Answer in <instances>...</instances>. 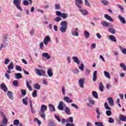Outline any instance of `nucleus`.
<instances>
[{
    "mask_svg": "<svg viewBox=\"0 0 126 126\" xmlns=\"http://www.w3.org/2000/svg\"><path fill=\"white\" fill-rule=\"evenodd\" d=\"M61 26L60 30L62 33H65L66 32V29H67V22L65 21H63L61 23Z\"/></svg>",
    "mask_w": 126,
    "mask_h": 126,
    "instance_id": "obj_1",
    "label": "nucleus"
},
{
    "mask_svg": "<svg viewBox=\"0 0 126 126\" xmlns=\"http://www.w3.org/2000/svg\"><path fill=\"white\" fill-rule=\"evenodd\" d=\"M14 5H15L16 7L17 8V9H19L20 11L22 12L23 11V9L21 8V6H20V3H21V0H13V1Z\"/></svg>",
    "mask_w": 126,
    "mask_h": 126,
    "instance_id": "obj_2",
    "label": "nucleus"
},
{
    "mask_svg": "<svg viewBox=\"0 0 126 126\" xmlns=\"http://www.w3.org/2000/svg\"><path fill=\"white\" fill-rule=\"evenodd\" d=\"M104 108L105 109H106V110H109L106 111V114L107 116H108V117H110V116H112V111H111V110H112V108H111V107L108 106L107 102L104 103Z\"/></svg>",
    "mask_w": 126,
    "mask_h": 126,
    "instance_id": "obj_3",
    "label": "nucleus"
},
{
    "mask_svg": "<svg viewBox=\"0 0 126 126\" xmlns=\"http://www.w3.org/2000/svg\"><path fill=\"white\" fill-rule=\"evenodd\" d=\"M35 72L39 76H45L46 75V71L44 69H35Z\"/></svg>",
    "mask_w": 126,
    "mask_h": 126,
    "instance_id": "obj_4",
    "label": "nucleus"
},
{
    "mask_svg": "<svg viewBox=\"0 0 126 126\" xmlns=\"http://www.w3.org/2000/svg\"><path fill=\"white\" fill-rule=\"evenodd\" d=\"M75 3L76 6L78 7L79 9L82 7V5L83 4V2L81 0H75Z\"/></svg>",
    "mask_w": 126,
    "mask_h": 126,
    "instance_id": "obj_5",
    "label": "nucleus"
},
{
    "mask_svg": "<svg viewBox=\"0 0 126 126\" xmlns=\"http://www.w3.org/2000/svg\"><path fill=\"white\" fill-rule=\"evenodd\" d=\"M14 68V65L13 64V62H11L9 65L8 66V70H7V73L10 74L11 73V69H13Z\"/></svg>",
    "mask_w": 126,
    "mask_h": 126,
    "instance_id": "obj_6",
    "label": "nucleus"
},
{
    "mask_svg": "<svg viewBox=\"0 0 126 126\" xmlns=\"http://www.w3.org/2000/svg\"><path fill=\"white\" fill-rule=\"evenodd\" d=\"M101 24L102 25V27H114V25L112 24H109V23L106 21L101 22Z\"/></svg>",
    "mask_w": 126,
    "mask_h": 126,
    "instance_id": "obj_7",
    "label": "nucleus"
},
{
    "mask_svg": "<svg viewBox=\"0 0 126 126\" xmlns=\"http://www.w3.org/2000/svg\"><path fill=\"white\" fill-rule=\"evenodd\" d=\"M85 81V78H82L79 80V84L81 88H84V82Z\"/></svg>",
    "mask_w": 126,
    "mask_h": 126,
    "instance_id": "obj_8",
    "label": "nucleus"
},
{
    "mask_svg": "<svg viewBox=\"0 0 126 126\" xmlns=\"http://www.w3.org/2000/svg\"><path fill=\"white\" fill-rule=\"evenodd\" d=\"M78 31V28H76L73 30V31L72 32L71 34L72 35V36H76V37H78V36L79 35Z\"/></svg>",
    "mask_w": 126,
    "mask_h": 126,
    "instance_id": "obj_9",
    "label": "nucleus"
},
{
    "mask_svg": "<svg viewBox=\"0 0 126 126\" xmlns=\"http://www.w3.org/2000/svg\"><path fill=\"white\" fill-rule=\"evenodd\" d=\"M89 102L87 103V106L88 107H92L91 105H95V101L94 99H92V98H89Z\"/></svg>",
    "mask_w": 126,
    "mask_h": 126,
    "instance_id": "obj_10",
    "label": "nucleus"
},
{
    "mask_svg": "<svg viewBox=\"0 0 126 126\" xmlns=\"http://www.w3.org/2000/svg\"><path fill=\"white\" fill-rule=\"evenodd\" d=\"M118 19H119L120 22H121L122 24H126V21L125 17H123L122 15H118Z\"/></svg>",
    "mask_w": 126,
    "mask_h": 126,
    "instance_id": "obj_11",
    "label": "nucleus"
},
{
    "mask_svg": "<svg viewBox=\"0 0 126 126\" xmlns=\"http://www.w3.org/2000/svg\"><path fill=\"white\" fill-rule=\"evenodd\" d=\"M79 11L81 14H82V15H88V11L86 10V9L80 8Z\"/></svg>",
    "mask_w": 126,
    "mask_h": 126,
    "instance_id": "obj_12",
    "label": "nucleus"
},
{
    "mask_svg": "<svg viewBox=\"0 0 126 126\" xmlns=\"http://www.w3.org/2000/svg\"><path fill=\"white\" fill-rule=\"evenodd\" d=\"M0 87L2 90H3L4 92H7V87H6V85L4 83L1 84Z\"/></svg>",
    "mask_w": 126,
    "mask_h": 126,
    "instance_id": "obj_13",
    "label": "nucleus"
},
{
    "mask_svg": "<svg viewBox=\"0 0 126 126\" xmlns=\"http://www.w3.org/2000/svg\"><path fill=\"white\" fill-rule=\"evenodd\" d=\"M107 100L110 107H113V106H114L115 104L114 103V99H113L112 97H108Z\"/></svg>",
    "mask_w": 126,
    "mask_h": 126,
    "instance_id": "obj_14",
    "label": "nucleus"
},
{
    "mask_svg": "<svg viewBox=\"0 0 126 126\" xmlns=\"http://www.w3.org/2000/svg\"><path fill=\"white\" fill-rule=\"evenodd\" d=\"M50 41H51L50 36L49 35L46 36L43 40L44 45H48V43Z\"/></svg>",
    "mask_w": 126,
    "mask_h": 126,
    "instance_id": "obj_15",
    "label": "nucleus"
},
{
    "mask_svg": "<svg viewBox=\"0 0 126 126\" xmlns=\"http://www.w3.org/2000/svg\"><path fill=\"white\" fill-rule=\"evenodd\" d=\"M104 17L106 19H107V20H108V21H110V22H114V19L113 18H112V17L110 16V15L105 14L104 15Z\"/></svg>",
    "mask_w": 126,
    "mask_h": 126,
    "instance_id": "obj_16",
    "label": "nucleus"
},
{
    "mask_svg": "<svg viewBox=\"0 0 126 126\" xmlns=\"http://www.w3.org/2000/svg\"><path fill=\"white\" fill-rule=\"evenodd\" d=\"M29 83H32V81L29 80V82L28 81H26V85L27 87L28 88V89L30 90V91H32L33 90V89H32V87H31V86Z\"/></svg>",
    "mask_w": 126,
    "mask_h": 126,
    "instance_id": "obj_17",
    "label": "nucleus"
},
{
    "mask_svg": "<svg viewBox=\"0 0 126 126\" xmlns=\"http://www.w3.org/2000/svg\"><path fill=\"white\" fill-rule=\"evenodd\" d=\"M63 100L65 101L66 103H72L73 102L72 99H70L68 96H64Z\"/></svg>",
    "mask_w": 126,
    "mask_h": 126,
    "instance_id": "obj_18",
    "label": "nucleus"
},
{
    "mask_svg": "<svg viewBox=\"0 0 126 126\" xmlns=\"http://www.w3.org/2000/svg\"><path fill=\"white\" fill-rule=\"evenodd\" d=\"M63 102L62 101H61L60 102L58 108L60 111H63Z\"/></svg>",
    "mask_w": 126,
    "mask_h": 126,
    "instance_id": "obj_19",
    "label": "nucleus"
},
{
    "mask_svg": "<svg viewBox=\"0 0 126 126\" xmlns=\"http://www.w3.org/2000/svg\"><path fill=\"white\" fill-rule=\"evenodd\" d=\"M7 95L8 96L9 99H10L11 100H13V94L11 92H8L7 93Z\"/></svg>",
    "mask_w": 126,
    "mask_h": 126,
    "instance_id": "obj_20",
    "label": "nucleus"
},
{
    "mask_svg": "<svg viewBox=\"0 0 126 126\" xmlns=\"http://www.w3.org/2000/svg\"><path fill=\"white\" fill-rule=\"evenodd\" d=\"M39 116L41 118V119H43V120H46V114H45V112L39 111Z\"/></svg>",
    "mask_w": 126,
    "mask_h": 126,
    "instance_id": "obj_21",
    "label": "nucleus"
},
{
    "mask_svg": "<svg viewBox=\"0 0 126 126\" xmlns=\"http://www.w3.org/2000/svg\"><path fill=\"white\" fill-rule=\"evenodd\" d=\"M47 109H48V107L47 105L45 104H42L40 108V111L41 112H45V111H47Z\"/></svg>",
    "mask_w": 126,
    "mask_h": 126,
    "instance_id": "obj_22",
    "label": "nucleus"
},
{
    "mask_svg": "<svg viewBox=\"0 0 126 126\" xmlns=\"http://www.w3.org/2000/svg\"><path fill=\"white\" fill-rule=\"evenodd\" d=\"M109 38L112 42H117V38H116V36H114L113 35H110L109 36Z\"/></svg>",
    "mask_w": 126,
    "mask_h": 126,
    "instance_id": "obj_23",
    "label": "nucleus"
},
{
    "mask_svg": "<svg viewBox=\"0 0 126 126\" xmlns=\"http://www.w3.org/2000/svg\"><path fill=\"white\" fill-rule=\"evenodd\" d=\"M48 107L49 108V110H50L51 112H56V109L55 108V106L52 104H49Z\"/></svg>",
    "mask_w": 126,
    "mask_h": 126,
    "instance_id": "obj_24",
    "label": "nucleus"
},
{
    "mask_svg": "<svg viewBox=\"0 0 126 126\" xmlns=\"http://www.w3.org/2000/svg\"><path fill=\"white\" fill-rule=\"evenodd\" d=\"M72 59L74 61V63H76L77 64H80V61H79V60H78V58L77 57H73Z\"/></svg>",
    "mask_w": 126,
    "mask_h": 126,
    "instance_id": "obj_25",
    "label": "nucleus"
},
{
    "mask_svg": "<svg viewBox=\"0 0 126 126\" xmlns=\"http://www.w3.org/2000/svg\"><path fill=\"white\" fill-rule=\"evenodd\" d=\"M84 35L86 39H88V38H90V33L87 31H84Z\"/></svg>",
    "mask_w": 126,
    "mask_h": 126,
    "instance_id": "obj_26",
    "label": "nucleus"
},
{
    "mask_svg": "<svg viewBox=\"0 0 126 126\" xmlns=\"http://www.w3.org/2000/svg\"><path fill=\"white\" fill-rule=\"evenodd\" d=\"M119 120H120L121 122H126V116L121 115L119 116Z\"/></svg>",
    "mask_w": 126,
    "mask_h": 126,
    "instance_id": "obj_27",
    "label": "nucleus"
},
{
    "mask_svg": "<svg viewBox=\"0 0 126 126\" xmlns=\"http://www.w3.org/2000/svg\"><path fill=\"white\" fill-rule=\"evenodd\" d=\"M15 77L16 79H20V78H22V75L20 73H17L15 74Z\"/></svg>",
    "mask_w": 126,
    "mask_h": 126,
    "instance_id": "obj_28",
    "label": "nucleus"
},
{
    "mask_svg": "<svg viewBox=\"0 0 126 126\" xmlns=\"http://www.w3.org/2000/svg\"><path fill=\"white\" fill-rule=\"evenodd\" d=\"M47 74H48L49 77H52V76H53V70L51 68L48 69L47 70Z\"/></svg>",
    "mask_w": 126,
    "mask_h": 126,
    "instance_id": "obj_29",
    "label": "nucleus"
},
{
    "mask_svg": "<svg viewBox=\"0 0 126 126\" xmlns=\"http://www.w3.org/2000/svg\"><path fill=\"white\" fill-rule=\"evenodd\" d=\"M42 57L43 58H46L47 60H50V59H51V57H50V56L49 55V54L47 53H43L42 54Z\"/></svg>",
    "mask_w": 126,
    "mask_h": 126,
    "instance_id": "obj_30",
    "label": "nucleus"
},
{
    "mask_svg": "<svg viewBox=\"0 0 126 126\" xmlns=\"http://www.w3.org/2000/svg\"><path fill=\"white\" fill-rule=\"evenodd\" d=\"M93 80L94 82L97 80V71H94V72Z\"/></svg>",
    "mask_w": 126,
    "mask_h": 126,
    "instance_id": "obj_31",
    "label": "nucleus"
},
{
    "mask_svg": "<svg viewBox=\"0 0 126 126\" xmlns=\"http://www.w3.org/2000/svg\"><path fill=\"white\" fill-rule=\"evenodd\" d=\"M66 123H70L71 124H72L73 123V117H70L68 119L66 120Z\"/></svg>",
    "mask_w": 126,
    "mask_h": 126,
    "instance_id": "obj_32",
    "label": "nucleus"
},
{
    "mask_svg": "<svg viewBox=\"0 0 126 126\" xmlns=\"http://www.w3.org/2000/svg\"><path fill=\"white\" fill-rule=\"evenodd\" d=\"M96 112L97 114V116H96V119H100V116H101V112H100V110H99V108H96Z\"/></svg>",
    "mask_w": 126,
    "mask_h": 126,
    "instance_id": "obj_33",
    "label": "nucleus"
},
{
    "mask_svg": "<svg viewBox=\"0 0 126 126\" xmlns=\"http://www.w3.org/2000/svg\"><path fill=\"white\" fill-rule=\"evenodd\" d=\"M64 111L66 114H67V115H70V109L68 107H66L65 108Z\"/></svg>",
    "mask_w": 126,
    "mask_h": 126,
    "instance_id": "obj_34",
    "label": "nucleus"
},
{
    "mask_svg": "<svg viewBox=\"0 0 126 126\" xmlns=\"http://www.w3.org/2000/svg\"><path fill=\"white\" fill-rule=\"evenodd\" d=\"M104 75L105 77H107V78H108V79H110L111 78V76L110 75V73L104 71Z\"/></svg>",
    "mask_w": 126,
    "mask_h": 126,
    "instance_id": "obj_35",
    "label": "nucleus"
},
{
    "mask_svg": "<svg viewBox=\"0 0 126 126\" xmlns=\"http://www.w3.org/2000/svg\"><path fill=\"white\" fill-rule=\"evenodd\" d=\"M29 98H28V97H26L24 98H23V103L24 104V105H26V106H27L28 103H27V100L29 99Z\"/></svg>",
    "mask_w": 126,
    "mask_h": 126,
    "instance_id": "obj_36",
    "label": "nucleus"
},
{
    "mask_svg": "<svg viewBox=\"0 0 126 126\" xmlns=\"http://www.w3.org/2000/svg\"><path fill=\"white\" fill-rule=\"evenodd\" d=\"M34 88L35 89H36L37 90H40L41 89V86H40V85L39 84H35L33 85Z\"/></svg>",
    "mask_w": 126,
    "mask_h": 126,
    "instance_id": "obj_37",
    "label": "nucleus"
},
{
    "mask_svg": "<svg viewBox=\"0 0 126 126\" xmlns=\"http://www.w3.org/2000/svg\"><path fill=\"white\" fill-rule=\"evenodd\" d=\"M99 90L101 92H103L104 91V85H103V83L100 82L99 84Z\"/></svg>",
    "mask_w": 126,
    "mask_h": 126,
    "instance_id": "obj_38",
    "label": "nucleus"
},
{
    "mask_svg": "<svg viewBox=\"0 0 126 126\" xmlns=\"http://www.w3.org/2000/svg\"><path fill=\"white\" fill-rule=\"evenodd\" d=\"M19 82L18 80H14L13 81L12 84L13 86H15V87H17L18 86Z\"/></svg>",
    "mask_w": 126,
    "mask_h": 126,
    "instance_id": "obj_39",
    "label": "nucleus"
},
{
    "mask_svg": "<svg viewBox=\"0 0 126 126\" xmlns=\"http://www.w3.org/2000/svg\"><path fill=\"white\" fill-rule=\"evenodd\" d=\"M92 95L95 98V99H98V94L97 93V92L93 91L92 92Z\"/></svg>",
    "mask_w": 126,
    "mask_h": 126,
    "instance_id": "obj_40",
    "label": "nucleus"
},
{
    "mask_svg": "<svg viewBox=\"0 0 126 126\" xmlns=\"http://www.w3.org/2000/svg\"><path fill=\"white\" fill-rule=\"evenodd\" d=\"M48 126H56V125L55 124V121H50L48 123Z\"/></svg>",
    "mask_w": 126,
    "mask_h": 126,
    "instance_id": "obj_41",
    "label": "nucleus"
},
{
    "mask_svg": "<svg viewBox=\"0 0 126 126\" xmlns=\"http://www.w3.org/2000/svg\"><path fill=\"white\" fill-rule=\"evenodd\" d=\"M108 31H109V32L111 33V34H116V30H115L113 28L108 29Z\"/></svg>",
    "mask_w": 126,
    "mask_h": 126,
    "instance_id": "obj_42",
    "label": "nucleus"
},
{
    "mask_svg": "<svg viewBox=\"0 0 126 126\" xmlns=\"http://www.w3.org/2000/svg\"><path fill=\"white\" fill-rule=\"evenodd\" d=\"M61 17H62V18L63 19L67 18V17H68V14H67V13H63L62 15H61Z\"/></svg>",
    "mask_w": 126,
    "mask_h": 126,
    "instance_id": "obj_43",
    "label": "nucleus"
},
{
    "mask_svg": "<svg viewBox=\"0 0 126 126\" xmlns=\"http://www.w3.org/2000/svg\"><path fill=\"white\" fill-rule=\"evenodd\" d=\"M54 21H55V22H60V21H62V18L60 17H57L54 18Z\"/></svg>",
    "mask_w": 126,
    "mask_h": 126,
    "instance_id": "obj_44",
    "label": "nucleus"
},
{
    "mask_svg": "<svg viewBox=\"0 0 126 126\" xmlns=\"http://www.w3.org/2000/svg\"><path fill=\"white\" fill-rule=\"evenodd\" d=\"M20 123H19V120L15 119L13 121L14 126H18Z\"/></svg>",
    "mask_w": 126,
    "mask_h": 126,
    "instance_id": "obj_45",
    "label": "nucleus"
},
{
    "mask_svg": "<svg viewBox=\"0 0 126 126\" xmlns=\"http://www.w3.org/2000/svg\"><path fill=\"white\" fill-rule=\"evenodd\" d=\"M120 67H122L124 70L126 71V65L124 63H120Z\"/></svg>",
    "mask_w": 126,
    "mask_h": 126,
    "instance_id": "obj_46",
    "label": "nucleus"
},
{
    "mask_svg": "<svg viewBox=\"0 0 126 126\" xmlns=\"http://www.w3.org/2000/svg\"><path fill=\"white\" fill-rule=\"evenodd\" d=\"M85 4L86 6H87L88 7H91V5H90L89 1H88V0H85Z\"/></svg>",
    "mask_w": 126,
    "mask_h": 126,
    "instance_id": "obj_47",
    "label": "nucleus"
},
{
    "mask_svg": "<svg viewBox=\"0 0 126 126\" xmlns=\"http://www.w3.org/2000/svg\"><path fill=\"white\" fill-rule=\"evenodd\" d=\"M34 122H36L38 126H41L42 122L38 118L34 119Z\"/></svg>",
    "mask_w": 126,
    "mask_h": 126,
    "instance_id": "obj_48",
    "label": "nucleus"
},
{
    "mask_svg": "<svg viewBox=\"0 0 126 126\" xmlns=\"http://www.w3.org/2000/svg\"><path fill=\"white\" fill-rule=\"evenodd\" d=\"M102 3H103V5H109V1L106 0H103L101 1Z\"/></svg>",
    "mask_w": 126,
    "mask_h": 126,
    "instance_id": "obj_49",
    "label": "nucleus"
},
{
    "mask_svg": "<svg viewBox=\"0 0 126 126\" xmlns=\"http://www.w3.org/2000/svg\"><path fill=\"white\" fill-rule=\"evenodd\" d=\"M33 98H36L37 97V90H35L32 94Z\"/></svg>",
    "mask_w": 126,
    "mask_h": 126,
    "instance_id": "obj_50",
    "label": "nucleus"
},
{
    "mask_svg": "<svg viewBox=\"0 0 126 126\" xmlns=\"http://www.w3.org/2000/svg\"><path fill=\"white\" fill-rule=\"evenodd\" d=\"M108 123H109V124H114V123H115V120H114L113 118L110 117Z\"/></svg>",
    "mask_w": 126,
    "mask_h": 126,
    "instance_id": "obj_51",
    "label": "nucleus"
},
{
    "mask_svg": "<svg viewBox=\"0 0 126 126\" xmlns=\"http://www.w3.org/2000/svg\"><path fill=\"white\" fill-rule=\"evenodd\" d=\"M16 69L18 71H22V68H21V67L18 65L16 66Z\"/></svg>",
    "mask_w": 126,
    "mask_h": 126,
    "instance_id": "obj_52",
    "label": "nucleus"
},
{
    "mask_svg": "<svg viewBox=\"0 0 126 126\" xmlns=\"http://www.w3.org/2000/svg\"><path fill=\"white\" fill-rule=\"evenodd\" d=\"M61 9V5L59 4H55V9L56 10H59V9Z\"/></svg>",
    "mask_w": 126,
    "mask_h": 126,
    "instance_id": "obj_53",
    "label": "nucleus"
},
{
    "mask_svg": "<svg viewBox=\"0 0 126 126\" xmlns=\"http://www.w3.org/2000/svg\"><path fill=\"white\" fill-rule=\"evenodd\" d=\"M21 93L23 96H25L26 95V90L22 89L21 90Z\"/></svg>",
    "mask_w": 126,
    "mask_h": 126,
    "instance_id": "obj_54",
    "label": "nucleus"
},
{
    "mask_svg": "<svg viewBox=\"0 0 126 126\" xmlns=\"http://www.w3.org/2000/svg\"><path fill=\"white\" fill-rule=\"evenodd\" d=\"M90 72H91V71L90 70V69H89V68H87L86 69V75H88L89 74V73H90Z\"/></svg>",
    "mask_w": 126,
    "mask_h": 126,
    "instance_id": "obj_55",
    "label": "nucleus"
},
{
    "mask_svg": "<svg viewBox=\"0 0 126 126\" xmlns=\"http://www.w3.org/2000/svg\"><path fill=\"white\" fill-rule=\"evenodd\" d=\"M79 68L82 71H83V69H84V63H81V66L79 67Z\"/></svg>",
    "mask_w": 126,
    "mask_h": 126,
    "instance_id": "obj_56",
    "label": "nucleus"
},
{
    "mask_svg": "<svg viewBox=\"0 0 126 126\" xmlns=\"http://www.w3.org/2000/svg\"><path fill=\"white\" fill-rule=\"evenodd\" d=\"M23 3L24 4V5L25 6L29 5V2L26 0H24Z\"/></svg>",
    "mask_w": 126,
    "mask_h": 126,
    "instance_id": "obj_57",
    "label": "nucleus"
},
{
    "mask_svg": "<svg viewBox=\"0 0 126 126\" xmlns=\"http://www.w3.org/2000/svg\"><path fill=\"white\" fill-rule=\"evenodd\" d=\"M44 42H41L39 44V47L41 50H44Z\"/></svg>",
    "mask_w": 126,
    "mask_h": 126,
    "instance_id": "obj_58",
    "label": "nucleus"
},
{
    "mask_svg": "<svg viewBox=\"0 0 126 126\" xmlns=\"http://www.w3.org/2000/svg\"><path fill=\"white\" fill-rule=\"evenodd\" d=\"M71 107H73V108H75V109H77V110H78L79 107L78 106H77V105L75 104L74 103H72L71 104Z\"/></svg>",
    "mask_w": 126,
    "mask_h": 126,
    "instance_id": "obj_59",
    "label": "nucleus"
},
{
    "mask_svg": "<svg viewBox=\"0 0 126 126\" xmlns=\"http://www.w3.org/2000/svg\"><path fill=\"white\" fill-rule=\"evenodd\" d=\"M62 14H63V13H62L61 11H56V15L57 16L61 17Z\"/></svg>",
    "mask_w": 126,
    "mask_h": 126,
    "instance_id": "obj_60",
    "label": "nucleus"
},
{
    "mask_svg": "<svg viewBox=\"0 0 126 126\" xmlns=\"http://www.w3.org/2000/svg\"><path fill=\"white\" fill-rule=\"evenodd\" d=\"M3 124H4L5 125L7 124V119L5 117H3Z\"/></svg>",
    "mask_w": 126,
    "mask_h": 126,
    "instance_id": "obj_61",
    "label": "nucleus"
},
{
    "mask_svg": "<svg viewBox=\"0 0 126 126\" xmlns=\"http://www.w3.org/2000/svg\"><path fill=\"white\" fill-rule=\"evenodd\" d=\"M9 59L7 58L5 60V62H4V63L5 64H8V63H9Z\"/></svg>",
    "mask_w": 126,
    "mask_h": 126,
    "instance_id": "obj_62",
    "label": "nucleus"
},
{
    "mask_svg": "<svg viewBox=\"0 0 126 126\" xmlns=\"http://www.w3.org/2000/svg\"><path fill=\"white\" fill-rule=\"evenodd\" d=\"M95 126H103V124H102V123L101 122H95Z\"/></svg>",
    "mask_w": 126,
    "mask_h": 126,
    "instance_id": "obj_63",
    "label": "nucleus"
},
{
    "mask_svg": "<svg viewBox=\"0 0 126 126\" xmlns=\"http://www.w3.org/2000/svg\"><path fill=\"white\" fill-rule=\"evenodd\" d=\"M66 126H75L73 123H67Z\"/></svg>",
    "mask_w": 126,
    "mask_h": 126,
    "instance_id": "obj_64",
    "label": "nucleus"
}]
</instances>
